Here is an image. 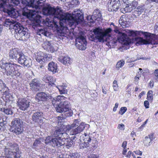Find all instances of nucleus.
<instances>
[{
    "mask_svg": "<svg viewBox=\"0 0 158 158\" xmlns=\"http://www.w3.org/2000/svg\"><path fill=\"white\" fill-rule=\"evenodd\" d=\"M42 11L44 15L49 16L50 17V19L48 17L44 21L45 24L56 30L58 38L62 40L66 38L67 24L71 26L75 23H77L82 21L83 19L82 12L77 9L74 10L72 15L68 13L63 12L60 7H56L55 8L48 4L44 6Z\"/></svg>",
    "mask_w": 158,
    "mask_h": 158,
    "instance_id": "obj_1",
    "label": "nucleus"
},
{
    "mask_svg": "<svg viewBox=\"0 0 158 158\" xmlns=\"http://www.w3.org/2000/svg\"><path fill=\"white\" fill-rule=\"evenodd\" d=\"M7 3L8 5L4 6H0V8L16 6L19 10L23 9L22 15L27 18H34L37 16L36 14L38 11H36L39 7V6L36 5L34 0H22L21 2L18 0H8Z\"/></svg>",
    "mask_w": 158,
    "mask_h": 158,
    "instance_id": "obj_2",
    "label": "nucleus"
},
{
    "mask_svg": "<svg viewBox=\"0 0 158 158\" xmlns=\"http://www.w3.org/2000/svg\"><path fill=\"white\" fill-rule=\"evenodd\" d=\"M4 26L8 27L9 29L15 30L14 36L18 40L25 41L29 38L30 34L28 29L24 27L20 23L11 19H6L3 22Z\"/></svg>",
    "mask_w": 158,
    "mask_h": 158,
    "instance_id": "obj_3",
    "label": "nucleus"
},
{
    "mask_svg": "<svg viewBox=\"0 0 158 158\" xmlns=\"http://www.w3.org/2000/svg\"><path fill=\"white\" fill-rule=\"evenodd\" d=\"M18 66H19L12 61L6 62L4 58L0 61L1 68L5 70L7 76H19L20 73L16 69Z\"/></svg>",
    "mask_w": 158,
    "mask_h": 158,
    "instance_id": "obj_4",
    "label": "nucleus"
},
{
    "mask_svg": "<svg viewBox=\"0 0 158 158\" xmlns=\"http://www.w3.org/2000/svg\"><path fill=\"white\" fill-rule=\"evenodd\" d=\"M5 155L7 158H20L21 155L16 145L9 143L4 149Z\"/></svg>",
    "mask_w": 158,
    "mask_h": 158,
    "instance_id": "obj_5",
    "label": "nucleus"
},
{
    "mask_svg": "<svg viewBox=\"0 0 158 158\" xmlns=\"http://www.w3.org/2000/svg\"><path fill=\"white\" fill-rule=\"evenodd\" d=\"M23 122L19 118H14L10 123V131L16 135L23 133Z\"/></svg>",
    "mask_w": 158,
    "mask_h": 158,
    "instance_id": "obj_6",
    "label": "nucleus"
},
{
    "mask_svg": "<svg viewBox=\"0 0 158 158\" xmlns=\"http://www.w3.org/2000/svg\"><path fill=\"white\" fill-rule=\"evenodd\" d=\"M114 31L116 33V35L117 37V39L119 42L125 45H129L131 43V41L127 37V34L121 32L117 27L115 28Z\"/></svg>",
    "mask_w": 158,
    "mask_h": 158,
    "instance_id": "obj_7",
    "label": "nucleus"
},
{
    "mask_svg": "<svg viewBox=\"0 0 158 158\" xmlns=\"http://www.w3.org/2000/svg\"><path fill=\"white\" fill-rule=\"evenodd\" d=\"M35 59L40 64H43L47 61L49 60L52 57L51 55L45 54L40 52L35 53Z\"/></svg>",
    "mask_w": 158,
    "mask_h": 158,
    "instance_id": "obj_8",
    "label": "nucleus"
},
{
    "mask_svg": "<svg viewBox=\"0 0 158 158\" xmlns=\"http://www.w3.org/2000/svg\"><path fill=\"white\" fill-rule=\"evenodd\" d=\"M66 126H62L61 129H58L56 130L53 132V135L55 137H58L60 140H62L65 143V141H66L69 137V135L64 132L66 130Z\"/></svg>",
    "mask_w": 158,
    "mask_h": 158,
    "instance_id": "obj_9",
    "label": "nucleus"
},
{
    "mask_svg": "<svg viewBox=\"0 0 158 158\" xmlns=\"http://www.w3.org/2000/svg\"><path fill=\"white\" fill-rule=\"evenodd\" d=\"M81 140L79 145L80 149H83L89 147V143L91 142H94V140L92 139V137L89 135H87L85 134L82 137H80Z\"/></svg>",
    "mask_w": 158,
    "mask_h": 158,
    "instance_id": "obj_10",
    "label": "nucleus"
},
{
    "mask_svg": "<svg viewBox=\"0 0 158 158\" xmlns=\"http://www.w3.org/2000/svg\"><path fill=\"white\" fill-rule=\"evenodd\" d=\"M108 10L110 11H116L121 8L119 0H110L108 2Z\"/></svg>",
    "mask_w": 158,
    "mask_h": 158,
    "instance_id": "obj_11",
    "label": "nucleus"
},
{
    "mask_svg": "<svg viewBox=\"0 0 158 158\" xmlns=\"http://www.w3.org/2000/svg\"><path fill=\"white\" fill-rule=\"evenodd\" d=\"M76 45L80 50H85L86 48L87 42L84 37L81 36L76 39Z\"/></svg>",
    "mask_w": 158,
    "mask_h": 158,
    "instance_id": "obj_12",
    "label": "nucleus"
},
{
    "mask_svg": "<svg viewBox=\"0 0 158 158\" xmlns=\"http://www.w3.org/2000/svg\"><path fill=\"white\" fill-rule=\"evenodd\" d=\"M17 60L19 63L27 67H29L32 65L31 60L27 59V57L22 52L18 58Z\"/></svg>",
    "mask_w": 158,
    "mask_h": 158,
    "instance_id": "obj_13",
    "label": "nucleus"
},
{
    "mask_svg": "<svg viewBox=\"0 0 158 158\" xmlns=\"http://www.w3.org/2000/svg\"><path fill=\"white\" fill-rule=\"evenodd\" d=\"M96 38L99 42H104L105 40L103 30L100 27H96L93 30Z\"/></svg>",
    "mask_w": 158,
    "mask_h": 158,
    "instance_id": "obj_14",
    "label": "nucleus"
},
{
    "mask_svg": "<svg viewBox=\"0 0 158 158\" xmlns=\"http://www.w3.org/2000/svg\"><path fill=\"white\" fill-rule=\"evenodd\" d=\"M152 37L150 36H145L144 39L139 37H136L134 38L135 41L136 42V44L137 46L141 44H152Z\"/></svg>",
    "mask_w": 158,
    "mask_h": 158,
    "instance_id": "obj_15",
    "label": "nucleus"
},
{
    "mask_svg": "<svg viewBox=\"0 0 158 158\" xmlns=\"http://www.w3.org/2000/svg\"><path fill=\"white\" fill-rule=\"evenodd\" d=\"M138 4V2L136 1H133V2L127 4L125 8H122L120 9L121 12L123 13H130L133 9H135Z\"/></svg>",
    "mask_w": 158,
    "mask_h": 158,
    "instance_id": "obj_16",
    "label": "nucleus"
},
{
    "mask_svg": "<svg viewBox=\"0 0 158 158\" xmlns=\"http://www.w3.org/2000/svg\"><path fill=\"white\" fill-rule=\"evenodd\" d=\"M4 11L8 14L10 17L14 18H16L19 16L18 11L16 10L12 7H9L4 8Z\"/></svg>",
    "mask_w": 158,
    "mask_h": 158,
    "instance_id": "obj_17",
    "label": "nucleus"
},
{
    "mask_svg": "<svg viewBox=\"0 0 158 158\" xmlns=\"http://www.w3.org/2000/svg\"><path fill=\"white\" fill-rule=\"evenodd\" d=\"M22 52L18 48L12 49L9 52V58L10 59L17 60L18 58Z\"/></svg>",
    "mask_w": 158,
    "mask_h": 158,
    "instance_id": "obj_18",
    "label": "nucleus"
},
{
    "mask_svg": "<svg viewBox=\"0 0 158 158\" xmlns=\"http://www.w3.org/2000/svg\"><path fill=\"white\" fill-rule=\"evenodd\" d=\"M94 18V19L97 20L98 19H102V17L101 12L98 9H95L93 15L92 16H89L87 17L88 20L90 22L93 23L94 20L92 21L93 19V18Z\"/></svg>",
    "mask_w": 158,
    "mask_h": 158,
    "instance_id": "obj_19",
    "label": "nucleus"
},
{
    "mask_svg": "<svg viewBox=\"0 0 158 158\" xmlns=\"http://www.w3.org/2000/svg\"><path fill=\"white\" fill-rule=\"evenodd\" d=\"M85 127V124L83 123H81L77 128L73 129L70 132V135H79Z\"/></svg>",
    "mask_w": 158,
    "mask_h": 158,
    "instance_id": "obj_20",
    "label": "nucleus"
},
{
    "mask_svg": "<svg viewBox=\"0 0 158 158\" xmlns=\"http://www.w3.org/2000/svg\"><path fill=\"white\" fill-rule=\"evenodd\" d=\"M43 48L45 50L50 51L51 52H54L56 49L53 46V45L49 41H47L44 42L42 44Z\"/></svg>",
    "mask_w": 158,
    "mask_h": 158,
    "instance_id": "obj_21",
    "label": "nucleus"
},
{
    "mask_svg": "<svg viewBox=\"0 0 158 158\" xmlns=\"http://www.w3.org/2000/svg\"><path fill=\"white\" fill-rule=\"evenodd\" d=\"M65 97L63 96H58L54 98L52 100V104L55 109H58L59 106L61 104V100Z\"/></svg>",
    "mask_w": 158,
    "mask_h": 158,
    "instance_id": "obj_22",
    "label": "nucleus"
},
{
    "mask_svg": "<svg viewBox=\"0 0 158 158\" xmlns=\"http://www.w3.org/2000/svg\"><path fill=\"white\" fill-rule=\"evenodd\" d=\"M62 140H60V139L58 137H55L53 138L51 142V145L53 147H60L64 144Z\"/></svg>",
    "mask_w": 158,
    "mask_h": 158,
    "instance_id": "obj_23",
    "label": "nucleus"
},
{
    "mask_svg": "<svg viewBox=\"0 0 158 158\" xmlns=\"http://www.w3.org/2000/svg\"><path fill=\"white\" fill-rule=\"evenodd\" d=\"M128 18L125 15H122L119 20V23L123 28L127 27L129 26L128 22Z\"/></svg>",
    "mask_w": 158,
    "mask_h": 158,
    "instance_id": "obj_24",
    "label": "nucleus"
},
{
    "mask_svg": "<svg viewBox=\"0 0 158 158\" xmlns=\"http://www.w3.org/2000/svg\"><path fill=\"white\" fill-rule=\"evenodd\" d=\"M30 102L26 100L25 99H20L18 102V105L19 107L21 109H26L29 106Z\"/></svg>",
    "mask_w": 158,
    "mask_h": 158,
    "instance_id": "obj_25",
    "label": "nucleus"
},
{
    "mask_svg": "<svg viewBox=\"0 0 158 158\" xmlns=\"http://www.w3.org/2000/svg\"><path fill=\"white\" fill-rule=\"evenodd\" d=\"M42 80L45 82L48 83V85L51 86H53L55 85L54 84V81H55L56 79H53V77L50 76L48 75H45L44 76L42 77Z\"/></svg>",
    "mask_w": 158,
    "mask_h": 158,
    "instance_id": "obj_26",
    "label": "nucleus"
},
{
    "mask_svg": "<svg viewBox=\"0 0 158 158\" xmlns=\"http://www.w3.org/2000/svg\"><path fill=\"white\" fill-rule=\"evenodd\" d=\"M57 112L61 113L62 115L64 117L71 116L73 114L72 109H56Z\"/></svg>",
    "mask_w": 158,
    "mask_h": 158,
    "instance_id": "obj_27",
    "label": "nucleus"
},
{
    "mask_svg": "<svg viewBox=\"0 0 158 158\" xmlns=\"http://www.w3.org/2000/svg\"><path fill=\"white\" fill-rule=\"evenodd\" d=\"M40 85L39 81L36 79H33L30 83L31 89L36 91L39 89Z\"/></svg>",
    "mask_w": 158,
    "mask_h": 158,
    "instance_id": "obj_28",
    "label": "nucleus"
},
{
    "mask_svg": "<svg viewBox=\"0 0 158 158\" xmlns=\"http://www.w3.org/2000/svg\"><path fill=\"white\" fill-rule=\"evenodd\" d=\"M48 70L52 72L53 73L58 71L57 64L53 62H50L48 64Z\"/></svg>",
    "mask_w": 158,
    "mask_h": 158,
    "instance_id": "obj_29",
    "label": "nucleus"
},
{
    "mask_svg": "<svg viewBox=\"0 0 158 158\" xmlns=\"http://www.w3.org/2000/svg\"><path fill=\"white\" fill-rule=\"evenodd\" d=\"M47 95L43 92L38 93L37 94L36 100L39 102L40 101H44L47 99Z\"/></svg>",
    "mask_w": 158,
    "mask_h": 158,
    "instance_id": "obj_30",
    "label": "nucleus"
},
{
    "mask_svg": "<svg viewBox=\"0 0 158 158\" xmlns=\"http://www.w3.org/2000/svg\"><path fill=\"white\" fill-rule=\"evenodd\" d=\"M58 60L64 64H70L71 62L70 58L67 56L64 57L63 58H59Z\"/></svg>",
    "mask_w": 158,
    "mask_h": 158,
    "instance_id": "obj_31",
    "label": "nucleus"
},
{
    "mask_svg": "<svg viewBox=\"0 0 158 158\" xmlns=\"http://www.w3.org/2000/svg\"><path fill=\"white\" fill-rule=\"evenodd\" d=\"M58 89L59 91L61 94H67V90L66 89V87L63 85H55Z\"/></svg>",
    "mask_w": 158,
    "mask_h": 158,
    "instance_id": "obj_32",
    "label": "nucleus"
},
{
    "mask_svg": "<svg viewBox=\"0 0 158 158\" xmlns=\"http://www.w3.org/2000/svg\"><path fill=\"white\" fill-rule=\"evenodd\" d=\"M8 88L2 80H0V91H3L5 94H7Z\"/></svg>",
    "mask_w": 158,
    "mask_h": 158,
    "instance_id": "obj_33",
    "label": "nucleus"
},
{
    "mask_svg": "<svg viewBox=\"0 0 158 158\" xmlns=\"http://www.w3.org/2000/svg\"><path fill=\"white\" fill-rule=\"evenodd\" d=\"M129 36L135 37L139 34V31L127 30L126 31Z\"/></svg>",
    "mask_w": 158,
    "mask_h": 158,
    "instance_id": "obj_34",
    "label": "nucleus"
},
{
    "mask_svg": "<svg viewBox=\"0 0 158 158\" xmlns=\"http://www.w3.org/2000/svg\"><path fill=\"white\" fill-rule=\"evenodd\" d=\"M56 121L59 126V127H58V129H61V128L63 126H65V125L64 124V119L62 117L58 116Z\"/></svg>",
    "mask_w": 158,
    "mask_h": 158,
    "instance_id": "obj_35",
    "label": "nucleus"
},
{
    "mask_svg": "<svg viewBox=\"0 0 158 158\" xmlns=\"http://www.w3.org/2000/svg\"><path fill=\"white\" fill-rule=\"evenodd\" d=\"M70 107V103L68 102H61V104L59 106V109H69Z\"/></svg>",
    "mask_w": 158,
    "mask_h": 158,
    "instance_id": "obj_36",
    "label": "nucleus"
},
{
    "mask_svg": "<svg viewBox=\"0 0 158 158\" xmlns=\"http://www.w3.org/2000/svg\"><path fill=\"white\" fill-rule=\"evenodd\" d=\"M74 143V141L71 139L69 138L65 141V143L64 145H65L67 147V148H69L71 147Z\"/></svg>",
    "mask_w": 158,
    "mask_h": 158,
    "instance_id": "obj_37",
    "label": "nucleus"
},
{
    "mask_svg": "<svg viewBox=\"0 0 158 158\" xmlns=\"http://www.w3.org/2000/svg\"><path fill=\"white\" fill-rule=\"evenodd\" d=\"M39 32L40 34H41L46 36H48L50 35L49 32H48L45 29H39Z\"/></svg>",
    "mask_w": 158,
    "mask_h": 158,
    "instance_id": "obj_38",
    "label": "nucleus"
},
{
    "mask_svg": "<svg viewBox=\"0 0 158 158\" xmlns=\"http://www.w3.org/2000/svg\"><path fill=\"white\" fill-rule=\"evenodd\" d=\"M125 64V61L123 60H122L118 62L116 64V68L119 69L120 68L123 66Z\"/></svg>",
    "mask_w": 158,
    "mask_h": 158,
    "instance_id": "obj_39",
    "label": "nucleus"
},
{
    "mask_svg": "<svg viewBox=\"0 0 158 158\" xmlns=\"http://www.w3.org/2000/svg\"><path fill=\"white\" fill-rule=\"evenodd\" d=\"M80 122V120L76 119H75L73 123L70 126V129H72L74 127H76L78 126L79 124V123Z\"/></svg>",
    "mask_w": 158,
    "mask_h": 158,
    "instance_id": "obj_40",
    "label": "nucleus"
},
{
    "mask_svg": "<svg viewBox=\"0 0 158 158\" xmlns=\"http://www.w3.org/2000/svg\"><path fill=\"white\" fill-rule=\"evenodd\" d=\"M104 36L105 39H106V36L109 35V34L112 31L111 28H109L103 30Z\"/></svg>",
    "mask_w": 158,
    "mask_h": 158,
    "instance_id": "obj_41",
    "label": "nucleus"
},
{
    "mask_svg": "<svg viewBox=\"0 0 158 158\" xmlns=\"http://www.w3.org/2000/svg\"><path fill=\"white\" fill-rule=\"evenodd\" d=\"M147 98L149 101H152L153 99V91L152 90L148 91L147 94Z\"/></svg>",
    "mask_w": 158,
    "mask_h": 158,
    "instance_id": "obj_42",
    "label": "nucleus"
},
{
    "mask_svg": "<svg viewBox=\"0 0 158 158\" xmlns=\"http://www.w3.org/2000/svg\"><path fill=\"white\" fill-rule=\"evenodd\" d=\"M112 87L115 91H116L118 90V86L117 83V82L116 80H114L113 83Z\"/></svg>",
    "mask_w": 158,
    "mask_h": 158,
    "instance_id": "obj_43",
    "label": "nucleus"
},
{
    "mask_svg": "<svg viewBox=\"0 0 158 158\" xmlns=\"http://www.w3.org/2000/svg\"><path fill=\"white\" fill-rule=\"evenodd\" d=\"M88 38L91 41L96 42L98 41L96 38L95 35L94 34H92L88 36Z\"/></svg>",
    "mask_w": 158,
    "mask_h": 158,
    "instance_id": "obj_44",
    "label": "nucleus"
},
{
    "mask_svg": "<svg viewBox=\"0 0 158 158\" xmlns=\"http://www.w3.org/2000/svg\"><path fill=\"white\" fill-rule=\"evenodd\" d=\"M145 138L148 139V140H150L148 145L149 146L151 144L150 143L151 142H152L153 139H155V138L153 137V134H151L149 135L148 136H146Z\"/></svg>",
    "mask_w": 158,
    "mask_h": 158,
    "instance_id": "obj_45",
    "label": "nucleus"
},
{
    "mask_svg": "<svg viewBox=\"0 0 158 158\" xmlns=\"http://www.w3.org/2000/svg\"><path fill=\"white\" fill-rule=\"evenodd\" d=\"M116 42L114 40H110V41H107L106 43V45L109 47H110V48L113 47L114 45H115Z\"/></svg>",
    "mask_w": 158,
    "mask_h": 158,
    "instance_id": "obj_46",
    "label": "nucleus"
},
{
    "mask_svg": "<svg viewBox=\"0 0 158 158\" xmlns=\"http://www.w3.org/2000/svg\"><path fill=\"white\" fill-rule=\"evenodd\" d=\"M1 110L7 114H12L13 113L12 109H1Z\"/></svg>",
    "mask_w": 158,
    "mask_h": 158,
    "instance_id": "obj_47",
    "label": "nucleus"
},
{
    "mask_svg": "<svg viewBox=\"0 0 158 158\" xmlns=\"http://www.w3.org/2000/svg\"><path fill=\"white\" fill-rule=\"evenodd\" d=\"M8 0H0V6H4L8 5L7 2Z\"/></svg>",
    "mask_w": 158,
    "mask_h": 158,
    "instance_id": "obj_48",
    "label": "nucleus"
},
{
    "mask_svg": "<svg viewBox=\"0 0 158 158\" xmlns=\"http://www.w3.org/2000/svg\"><path fill=\"white\" fill-rule=\"evenodd\" d=\"M52 139V137H47L45 140V143L46 144L50 143V144L51 145Z\"/></svg>",
    "mask_w": 158,
    "mask_h": 158,
    "instance_id": "obj_49",
    "label": "nucleus"
},
{
    "mask_svg": "<svg viewBox=\"0 0 158 158\" xmlns=\"http://www.w3.org/2000/svg\"><path fill=\"white\" fill-rule=\"evenodd\" d=\"M139 13V14H141L142 13L144 9L143 8L142 6H139L136 10Z\"/></svg>",
    "mask_w": 158,
    "mask_h": 158,
    "instance_id": "obj_50",
    "label": "nucleus"
},
{
    "mask_svg": "<svg viewBox=\"0 0 158 158\" xmlns=\"http://www.w3.org/2000/svg\"><path fill=\"white\" fill-rule=\"evenodd\" d=\"M71 3L73 6H75L78 4V1L77 0H72L71 2Z\"/></svg>",
    "mask_w": 158,
    "mask_h": 158,
    "instance_id": "obj_51",
    "label": "nucleus"
},
{
    "mask_svg": "<svg viewBox=\"0 0 158 158\" xmlns=\"http://www.w3.org/2000/svg\"><path fill=\"white\" fill-rule=\"evenodd\" d=\"M141 14H139V13L137 11L135 10L134 13L133 15L135 18H138Z\"/></svg>",
    "mask_w": 158,
    "mask_h": 158,
    "instance_id": "obj_52",
    "label": "nucleus"
},
{
    "mask_svg": "<svg viewBox=\"0 0 158 158\" xmlns=\"http://www.w3.org/2000/svg\"><path fill=\"white\" fill-rule=\"evenodd\" d=\"M124 125L123 124H119L118 126V128L121 130H124Z\"/></svg>",
    "mask_w": 158,
    "mask_h": 158,
    "instance_id": "obj_53",
    "label": "nucleus"
},
{
    "mask_svg": "<svg viewBox=\"0 0 158 158\" xmlns=\"http://www.w3.org/2000/svg\"><path fill=\"white\" fill-rule=\"evenodd\" d=\"M40 141L38 139H36L35 140L34 142L33 146H36L38 144H40Z\"/></svg>",
    "mask_w": 158,
    "mask_h": 158,
    "instance_id": "obj_54",
    "label": "nucleus"
},
{
    "mask_svg": "<svg viewBox=\"0 0 158 158\" xmlns=\"http://www.w3.org/2000/svg\"><path fill=\"white\" fill-rule=\"evenodd\" d=\"M33 120L35 122H37L39 119V118L37 116H36L34 114L32 116V117Z\"/></svg>",
    "mask_w": 158,
    "mask_h": 158,
    "instance_id": "obj_55",
    "label": "nucleus"
},
{
    "mask_svg": "<svg viewBox=\"0 0 158 158\" xmlns=\"http://www.w3.org/2000/svg\"><path fill=\"white\" fill-rule=\"evenodd\" d=\"M4 124L3 118L0 117V126L2 127L4 125Z\"/></svg>",
    "mask_w": 158,
    "mask_h": 158,
    "instance_id": "obj_56",
    "label": "nucleus"
},
{
    "mask_svg": "<svg viewBox=\"0 0 158 158\" xmlns=\"http://www.w3.org/2000/svg\"><path fill=\"white\" fill-rule=\"evenodd\" d=\"M34 114L36 116H37L38 117L41 116L43 114V113L41 112H37Z\"/></svg>",
    "mask_w": 158,
    "mask_h": 158,
    "instance_id": "obj_57",
    "label": "nucleus"
},
{
    "mask_svg": "<svg viewBox=\"0 0 158 158\" xmlns=\"http://www.w3.org/2000/svg\"><path fill=\"white\" fill-rule=\"evenodd\" d=\"M144 105L146 108H149V103L148 101H145L144 102Z\"/></svg>",
    "mask_w": 158,
    "mask_h": 158,
    "instance_id": "obj_58",
    "label": "nucleus"
},
{
    "mask_svg": "<svg viewBox=\"0 0 158 158\" xmlns=\"http://www.w3.org/2000/svg\"><path fill=\"white\" fill-rule=\"evenodd\" d=\"M133 1H135V0H123V2L124 3H131L133 2Z\"/></svg>",
    "mask_w": 158,
    "mask_h": 158,
    "instance_id": "obj_59",
    "label": "nucleus"
},
{
    "mask_svg": "<svg viewBox=\"0 0 158 158\" xmlns=\"http://www.w3.org/2000/svg\"><path fill=\"white\" fill-rule=\"evenodd\" d=\"M127 109H120L119 113L121 115L123 114L126 111Z\"/></svg>",
    "mask_w": 158,
    "mask_h": 158,
    "instance_id": "obj_60",
    "label": "nucleus"
},
{
    "mask_svg": "<svg viewBox=\"0 0 158 158\" xmlns=\"http://www.w3.org/2000/svg\"><path fill=\"white\" fill-rule=\"evenodd\" d=\"M44 68L43 65H40L38 67V69L40 71H42L44 69Z\"/></svg>",
    "mask_w": 158,
    "mask_h": 158,
    "instance_id": "obj_61",
    "label": "nucleus"
},
{
    "mask_svg": "<svg viewBox=\"0 0 158 158\" xmlns=\"http://www.w3.org/2000/svg\"><path fill=\"white\" fill-rule=\"evenodd\" d=\"M145 94V92L144 91H142L141 92L139 95L138 96V98L139 99L141 98V97L144 95Z\"/></svg>",
    "mask_w": 158,
    "mask_h": 158,
    "instance_id": "obj_62",
    "label": "nucleus"
},
{
    "mask_svg": "<svg viewBox=\"0 0 158 158\" xmlns=\"http://www.w3.org/2000/svg\"><path fill=\"white\" fill-rule=\"evenodd\" d=\"M127 144V142L126 141H123L122 145V147L123 148H126Z\"/></svg>",
    "mask_w": 158,
    "mask_h": 158,
    "instance_id": "obj_63",
    "label": "nucleus"
},
{
    "mask_svg": "<svg viewBox=\"0 0 158 158\" xmlns=\"http://www.w3.org/2000/svg\"><path fill=\"white\" fill-rule=\"evenodd\" d=\"M87 158H97V157L94 154H92L88 156Z\"/></svg>",
    "mask_w": 158,
    "mask_h": 158,
    "instance_id": "obj_64",
    "label": "nucleus"
}]
</instances>
